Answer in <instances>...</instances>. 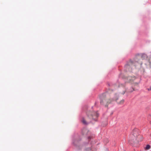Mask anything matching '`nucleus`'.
Wrapping results in <instances>:
<instances>
[{
    "label": "nucleus",
    "instance_id": "nucleus-1",
    "mask_svg": "<svg viewBox=\"0 0 151 151\" xmlns=\"http://www.w3.org/2000/svg\"><path fill=\"white\" fill-rule=\"evenodd\" d=\"M137 130L135 129L133 130V134L129 140L128 142L129 144L134 145L137 142L142 140V137L141 135H137L136 133Z\"/></svg>",
    "mask_w": 151,
    "mask_h": 151
},
{
    "label": "nucleus",
    "instance_id": "nucleus-2",
    "mask_svg": "<svg viewBox=\"0 0 151 151\" xmlns=\"http://www.w3.org/2000/svg\"><path fill=\"white\" fill-rule=\"evenodd\" d=\"M108 96V94L106 93H103L101 95L100 102L101 105L107 106L109 104L113 101L112 99V100H111L110 99H107V98Z\"/></svg>",
    "mask_w": 151,
    "mask_h": 151
},
{
    "label": "nucleus",
    "instance_id": "nucleus-3",
    "mask_svg": "<svg viewBox=\"0 0 151 151\" xmlns=\"http://www.w3.org/2000/svg\"><path fill=\"white\" fill-rule=\"evenodd\" d=\"M135 62L134 60H130L125 65V68L127 71H131L132 70V66H135Z\"/></svg>",
    "mask_w": 151,
    "mask_h": 151
},
{
    "label": "nucleus",
    "instance_id": "nucleus-4",
    "mask_svg": "<svg viewBox=\"0 0 151 151\" xmlns=\"http://www.w3.org/2000/svg\"><path fill=\"white\" fill-rule=\"evenodd\" d=\"M119 86L122 87L124 89V90H123L121 92V93L122 94H124L125 93V91L127 92V93H131L134 90V88H130V89H126L125 88H124L125 86L122 84H120L119 85Z\"/></svg>",
    "mask_w": 151,
    "mask_h": 151
},
{
    "label": "nucleus",
    "instance_id": "nucleus-5",
    "mask_svg": "<svg viewBox=\"0 0 151 151\" xmlns=\"http://www.w3.org/2000/svg\"><path fill=\"white\" fill-rule=\"evenodd\" d=\"M117 95L116 94L115 95V97L114 99H112L113 101L114 100L116 101L117 104H122L124 103V100L123 99H122L120 101H119L118 99V98H117Z\"/></svg>",
    "mask_w": 151,
    "mask_h": 151
},
{
    "label": "nucleus",
    "instance_id": "nucleus-6",
    "mask_svg": "<svg viewBox=\"0 0 151 151\" xmlns=\"http://www.w3.org/2000/svg\"><path fill=\"white\" fill-rule=\"evenodd\" d=\"M128 79L130 81H132L134 80L135 78V77H132L131 76H129L128 78Z\"/></svg>",
    "mask_w": 151,
    "mask_h": 151
},
{
    "label": "nucleus",
    "instance_id": "nucleus-7",
    "mask_svg": "<svg viewBox=\"0 0 151 151\" xmlns=\"http://www.w3.org/2000/svg\"><path fill=\"white\" fill-rule=\"evenodd\" d=\"M99 113L98 112H96V113H95V117L96 116V118H95V121H97V118L99 116Z\"/></svg>",
    "mask_w": 151,
    "mask_h": 151
},
{
    "label": "nucleus",
    "instance_id": "nucleus-8",
    "mask_svg": "<svg viewBox=\"0 0 151 151\" xmlns=\"http://www.w3.org/2000/svg\"><path fill=\"white\" fill-rule=\"evenodd\" d=\"M150 146L149 145H147L145 148V150H147L149 149L150 148Z\"/></svg>",
    "mask_w": 151,
    "mask_h": 151
},
{
    "label": "nucleus",
    "instance_id": "nucleus-9",
    "mask_svg": "<svg viewBox=\"0 0 151 151\" xmlns=\"http://www.w3.org/2000/svg\"><path fill=\"white\" fill-rule=\"evenodd\" d=\"M108 124V123L107 122H106L105 123V124H102V126H103V127H106V126Z\"/></svg>",
    "mask_w": 151,
    "mask_h": 151
},
{
    "label": "nucleus",
    "instance_id": "nucleus-10",
    "mask_svg": "<svg viewBox=\"0 0 151 151\" xmlns=\"http://www.w3.org/2000/svg\"><path fill=\"white\" fill-rule=\"evenodd\" d=\"M147 89H148V90L149 91H151V86L150 87V88H148Z\"/></svg>",
    "mask_w": 151,
    "mask_h": 151
},
{
    "label": "nucleus",
    "instance_id": "nucleus-11",
    "mask_svg": "<svg viewBox=\"0 0 151 151\" xmlns=\"http://www.w3.org/2000/svg\"><path fill=\"white\" fill-rule=\"evenodd\" d=\"M134 61L135 62V63H136V62H138V61L137 60H136V61ZM138 63H139V62H138Z\"/></svg>",
    "mask_w": 151,
    "mask_h": 151
},
{
    "label": "nucleus",
    "instance_id": "nucleus-12",
    "mask_svg": "<svg viewBox=\"0 0 151 151\" xmlns=\"http://www.w3.org/2000/svg\"><path fill=\"white\" fill-rule=\"evenodd\" d=\"M109 141L108 139L107 140V142H108Z\"/></svg>",
    "mask_w": 151,
    "mask_h": 151
},
{
    "label": "nucleus",
    "instance_id": "nucleus-13",
    "mask_svg": "<svg viewBox=\"0 0 151 151\" xmlns=\"http://www.w3.org/2000/svg\"><path fill=\"white\" fill-rule=\"evenodd\" d=\"M140 64H141V65H142V63H139Z\"/></svg>",
    "mask_w": 151,
    "mask_h": 151
}]
</instances>
